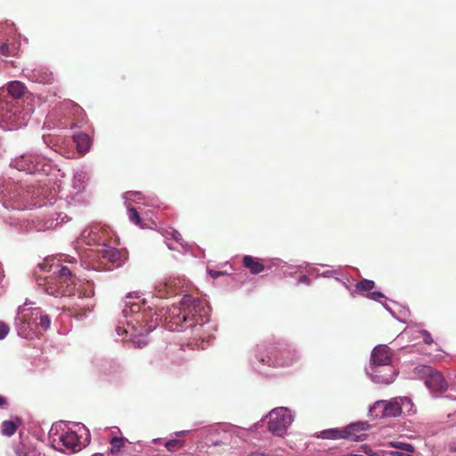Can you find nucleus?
<instances>
[{
  "instance_id": "nucleus-1",
  "label": "nucleus",
  "mask_w": 456,
  "mask_h": 456,
  "mask_svg": "<svg viewBox=\"0 0 456 456\" xmlns=\"http://www.w3.org/2000/svg\"><path fill=\"white\" fill-rule=\"evenodd\" d=\"M391 353L387 346H378L371 353V375L378 383L390 384L396 372L391 365Z\"/></svg>"
},
{
  "instance_id": "nucleus-2",
  "label": "nucleus",
  "mask_w": 456,
  "mask_h": 456,
  "mask_svg": "<svg viewBox=\"0 0 456 456\" xmlns=\"http://www.w3.org/2000/svg\"><path fill=\"white\" fill-rule=\"evenodd\" d=\"M413 374L424 380L426 387L431 393L441 395L448 389V382L438 370L429 365H418L413 370Z\"/></svg>"
},
{
  "instance_id": "nucleus-3",
  "label": "nucleus",
  "mask_w": 456,
  "mask_h": 456,
  "mask_svg": "<svg viewBox=\"0 0 456 456\" xmlns=\"http://www.w3.org/2000/svg\"><path fill=\"white\" fill-rule=\"evenodd\" d=\"M367 422L352 423L342 429L331 428L321 432L320 436L323 439H347L360 442L365 440L367 435L364 433L369 428Z\"/></svg>"
},
{
  "instance_id": "nucleus-4",
  "label": "nucleus",
  "mask_w": 456,
  "mask_h": 456,
  "mask_svg": "<svg viewBox=\"0 0 456 456\" xmlns=\"http://www.w3.org/2000/svg\"><path fill=\"white\" fill-rule=\"evenodd\" d=\"M268 430L273 435L281 436L291 424L292 415L287 408H276L268 414Z\"/></svg>"
},
{
  "instance_id": "nucleus-5",
  "label": "nucleus",
  "mask_w": 456,
  "mask_h": 456,
  "mask_svg": "<svg viewBox=\"0 0 456 456\" xmlns=\"http://www.w3.org/2000/svg\"><path fill=\"white\" fill-rule=\"evenodd\" d=\"M38 267L43 272L52 273L59 283L70 282L71 285H76L80 281L77 275L73 273L67 266L54 263V259L53 258L45 259L38 265Z\"/></svg>"
},
{
  "instance_id": "nucleus-6",
  "label": "nucleus",
  "mask_w": 456,
  "mask_h": 456,
  "mask_svg": "<svg viewBox=\"0 0 456 456\" xmlns=\"http://www.w3.org/2000/svg\"><path fill=\"white\" fill-rule=\"evenodd\" d=\"M180 304L183 311L190 314L191 323L189 326H194L198 323L199 320L197 319V316L201 317V313L205 310L203 302L198 297H193L191 295H184L182 297Z\"/></svg>"
},
{
  "instance_id": "nucleus-7",
  "label": "nucleus",
  "mask_w": 456,
  "mask_h": 456,
  "mask_svg": "<svg viewBox=\"0 0 456 456\" xmlns=\"http://www.w3.org/2000/svg\"><path fill=\"white\" fill-rule=\"evenodd\" d=\"M99 255L102 260L110 263L114 267L122 265L127 258L126 251L108 246L104 242Z\"/></svg>"
},
{
  "instance_id": "nucleus-8",
  "label": "nucleus",
  "mask_w": 456,
  "mask_h": 456,
  "mask_svg": "<svg viewBox=\"0 0 456 456\" xmlns=\"http://www.w3.org/2000/svg\"><path fill=\"white\" fill-rule=\"evenodd\" d=\"M28 305V302H25L24 305L19 307L18 319L23 325H27L28 329L33 330L34 328H37L38 318L42 311L38 307L26 308Z\"/></svg>"
},
{
  "instance_id": "nucleus-9",
  "label": "nucleus",
  "mask_w": 456,
  "mask_h": 456,
  "mask_svg": "<svg viewBox=\"0 0 456 456\" xmlns=\"http://www.w3.org/2000/svg\"><path fill=\"white\" fill-rule=\"evenodd\" d=\"M24 72L26 77L35 83L50 85L54 81L53 72L46 68L39 67L33 69H27Z\"/></svg>"
},
{
  "instance_id": "nucleus-10",
  "label": "nucleus",
  "mask_w": 456,
  "mask_h": 456,
  "mask_svg": "<svg viewBox=\"0 0 456 456\" xmlns=\"http://www.w3.org/2000/svg\"><path fill=\"white\" fill-rule=\"evenodd\" d=\"M269 261L246 255L242 257V266L251 274L256 275L270 269Z\"/></svg>"
},
{
  "instance_id": "nucleus-11",
  "label": "nucleus",
  "mask_w": 456,
  "mask_h": 456,
  "mask_svg": "<svg viewBox=\"0 0 456 456\" xmlns=\"http://www.w3.org/2000/svg\"><path fill=\"white\" fill-rule=\"evenodd\" d=\"M59 444L64 446L71 452L81 449V443L77 434L74 431H68L62 434L59 438Z\"/></svg>"
},
{
  "instance_id": "nucleus-12",
  "label": "nucleus",
  "mask_w": 456,
  "mask_h": 456,
  "mask_svg": "<svg viewBox=\"0 0 456 456\" xmlns=\"http://www.w3.org/2000/svg\"><path fill=\"white\" fill-rule=\"evenodd\" d=\"M191 323L190 314L183 309H179L177 314H173L168 322V328L172 330H181L183 324Z\"/></svg>"
},
{
  "instance_id": "nucleus-13",
  "label": "nucleus",
  "mask_w": 456,
  "mask_h": 456,
  "mask_svg": "<svg viewBox=\"0 0 456 456\" xmlns=\"http://www.w3.org/2000/svg\"><path fill=\"white\" fill-rule=\"evenodd\" d=\"M45 292L55 297H69L76 295V287H45Z\"/></svg>"
},
{
  "instance_id": "nucleus-14",
  "label": "nucleus",
  "mask_w": 456,
  "mask_h": 456,
  "mask_svg": "<svg viewBox=\"0 0 456 456\" xmlns=\"http://www.w3.org/2000/svg\"><path fill=\"white\" fill-rule=\"evenodd\" d=\"M383 412L385 418H395L402 413V406L395 399L384 401Z\"/></svg>"
},
{
  "instance_id": "nucleus-15",
  "label": "nucleus",
  "mask_w": 456,
  "mask_h": 456,
  "mask_svg": "<svg viewBox=\"0 0 456 456\" xmlns=\"http://www.w3.org/2000/svg\"><path fill=\"white\" fill-rule=\"evenodd\" d=\"M21 424L22 421L18 417L12 420H4L1 425V433L5 436H12Z\"/></svg>"
},
{
  "instance_id": "nucleus-16",
  "label": "nucleus",
  "mask_w": 456,
  "mask_h": 456,
  "mask_svg": "<svg viewBox=\"0 0 456 456\" xmlns=\"http://www.w3.org/2000/svg\"><path fill=\"white\" fill-rule=\"evenodd\" d=\"M74 142H76L77 151L81 153L86 152L91 146V139L90 137L84 133L77 134L73 137Z\"/></svg>"
},
{
  "instance_id": "nucleus-17",
  "label": "nucleus",
  "mask_w": 456,
  "mask_h": 456,
  "mask_svg": "<svg viewBox=\"0 0 456 456\" xmlns=\"http://www.w3.org/2000/svg\"><path fill=\"white\" fill-rule=\"evenodd\" d=\"M372 289H374V287H356V291L362 297L380 301V299L384 297V295L379 291H372Z\"/></svg>"
},
{
  "instance_id": "nucleus-18",
  "label": "nucleus",
  "mask_w": 456,
  "mask_h": 456,
  "mask_svg": "<svg viewBox=\"0 0 456 456\" xmlns=\"http://www.w3.org/2000/svg\"><path fill=\"white\" fill-rule=\"evenodd\" d=\"M384 401H377L369 410L370 415L374 418H385L383 412Z\"/></svg>"
},
{
  "instance_id": "nucleus-19",
  "label": "nucleus",
  "mask_w": 456,
  "mask_h": 456,
  "mask_svg": "<svg viewBox=\"0 0 456 456\" xmlns=\"http://www.w3.org/2000/svg\"><path fill=\"white\" fill-rule=\"evenodd\" d=\"M126 442V439L124 437H118L115 436L110 440V452L111 454H117L118 453L121 449L124 447L125 444Z\"/></svg>"
},
{
  "instance_id": "nucleus-20",
  "label": "nucleus",
  "mask_w": 456,
  "mask_h": 456,
  "mask_svg": "<svg viewBox=\"0 0 456 456\" xmlns=\"http://www.w3.org/2000/svg\"><path fill=\"white\" fill-rule=\"evenodd\" d=\"M389 445L393 448L403 451L405 452L413 453L415 452V448L412 444L400 442V441H393L389 443Z\"/></svg>"
},
{
  "instance_id": "nucleus-21",
  "label": "nucleus",
  "mask_w": 456,
  "mask_h": 456,
  "mask_svg": "<svg viewBox=\"0 0 456 456\" xmlns=\"http://www.w3.org/2000/svg\"><path fill=\"white\" fill-rule=\"evenodd\" d=\"M184 445V441L180 439H171L165 444L168 452H176Z\"/></svg>"
},
{
  "instance_id": "nucleus-22",
  "label": "nucleus",
  "mask_w": 456,
  "mask_h": 456,
  "mask_svg": "<svg viewBox=\"0 0 456 456\" xmlns=\"http://www.w3.org/2000/svg\"><path fill=\"white\" fill-rule=\"evenodd\" d=\"M128 216H129L130 221L133 222L134 224H136L140 227H143L140 215L134 208H130L128 209Z\"/></svg>"
},
{
  "instance_id": "nucleus-23",
  "label": "nucleus",
  "mask_w": 456,
  "mask_h": 456,
  "mask_svg": "<svg viewBox=\"0 0 456 456\" xmlns=\"http://www.w3.org/2000/svg\"><path fill=\"white\" fill-rule=\"evenodd\" d=\"M51 325V319L49 315L45 314L43 312L41 313L38 322H37V327H41L44 330H46L49 329Z\"/></svg>"
},
{
  "instance_id": "nucleus-24",
  "label": "nucleus",
  "mask_w": 456,
  "mask_h": 456,
  "mask_svg": "<svg viewBox=\"0 0 456 456\" xmlns=\"http://www.w3.org/2000/svg\"><path fill=\"white\" fill-rule=\"evenodd\" d=\"M289 354V352H287V351L281 352V358L275 357L273 364L274 366H281V367L289 365L291 363V361L283 359V354Z\"/></svg>"
},
{
  "instance_id": "nucleus-25",
  "label": "nucleus",
  "mask_w": 456,
  "mask_h": 456,
  "mask_svg": "<svg viewBox=\"0 0 456 456\" xmlns=\"http://www.w3.org/2000/svg\"><path fill=\"white\" fill-rule=\"evenodd\" d=\"M9 327L6 323L0 322V339L4 338L9 333Z\"/></svg>"
},
{
  "instance_id": "nucleus-26",
  "label": "nucleus",
  "mask_w": 456,
  "mask_h": 456,
  "mask_svg": "<svg viewBox=\"0 0 456 456\" xmlns=\"http://www.w3.org/2000/svg\"><path fill=\"white\" fill-rule=\"evenodd\" d=\"M420 333L422 335V338H423V341L425 344L430 345L433 343V338L431 337V334L428 331L421 330Z\"/></svg>"
},
{
  "instance_id": "nucleus-27",
  "label": "nucleus",
  "mask_w": 456,
  "mask_h": 456,
  "mask_svg": "<svg viewBox=\"0 0 456 456\" xmlns=\"http://www.w3.org/2000/svg\"><path fill=\"white\" fill-rule=\"evenodd\" d=\"M0 53L4 56H10L11 51L8 44L4 43L0 45Z\"/></svg>"
},
{
  "instance_id": "nucleus-28",
  "label": "nucleus",
  "mask_w": 456,
  "mask_h": 456,
  "mask_svg": "<svg viewBox=\"0 0 456 456\" xmlns=\"http://www.w3.org/2000/svg\"><path fill=\"white\" fill-rule=\"evenodd\" d=\"M208 273L214 279L217 278L218 276H226L227 275L226 272H219V271H214V270H209Z\"/></svg>"
},
{
  "instance_id": "nucleus-29",
  "label": "nucleus",
  "mask_w": 456,
  "mask_h": 456,
  "mask_svg": "<svg viewBox=\"0 0 456 456\" xmlns=\"http://www.w3.org/2000/svg\"><path fill=\"white\" fill-rule=\"evenodd\" d=\"M248 456H271L270 454H267L264 452L256 451L250 452Z\"/></svg>"
},
{
  "instance_id": "nucleus-30",
  "label": "nucleus",
  "mask_w": 456,
  "mask_h": 456,
  "mask_svg": "<svg viewBox=\"0 0 456 456\" xmlns=\"http://www.w3.org/2000/svg\"><path fill=\"white\" fill-rule=\"evenodd\" d=\"M356 285H370V286H373L375 284H374V282L372 281L363 280V281H361L357 282Z\"/></svg>"
},
{
  "instance_id": "nucleus-31",
  "label": "nucleus",
  "mask_w": 456,
  "mask_h": 456,
  "mask_svg": "<svg viewBox=\"0 0 456 456\" xmlns=\"http://www.w3.org/2000/svg\"><path fill=\"white\" fill-rule=\"evenodd\" d=\"M7 405V399L0 395V408H4Z\"/></svg>"
},
{
  "instance_id": "nucleus-32",
  "label": "nucleus",
  "mask_w": 456,
  "mask_h": 456,
  "mask_svg": "<svg viewBox=\"0 0 456 456\" xmlns=\"http://www.w3.org/2000/svg\"><path fill=\"white\" fill-rule=\"evenodd\" d=\"M191 431L190 430H183V431H177L175 433V436H184L188 435Z\"/></svg>"
},
{
  "instance_id": "nucleus-33",
  "label": "nucleus",
  "mask_w": 456,
  "mask_h": 456,
  "mask_svg": "<svg viewBox=\"0 0 456 456\" xmlns=\"http://www.w3.org/2000/svg\"><path fill=\"white\" fill-rule=\"evenodd\" d=\"M299 281L300 282H306L307 281V277L305 275H301L300 278H299Z\"/></svg>"
},
{
  "instance_id": "nucleus-34",
  "label": "nucleus",
  "mask_w": 456,
  "mask_h": 456,
  "mask_svg": "<svg viewBox=\"0 0 456 456\" xmlns=\"http://www.w3.org/2000/svg\"><path fill=\"white\" fill-rule=\"evenodd\" d=\"M74 109L77 112H82L83 110L77 104H74Z\"/></svg>"
},
{
  "instance_id": "nucleus-35",
  "label": "nucleus",
  "mask_w": 456,
  "mask_h": 456,
  "mask_svg": "<svg viewBox=\"0 0 456 456\" xmlns=\"http://www.w3.org/2000/svg\"><path fill=\"white\" fill-rule=\"evenodd\" d=\"M77 293L78 294V297H81V291L77 290Z\"/></svg>"
},
{
  "instance_id": "nucleus-36",
  "label": "nucleus",
  "mask_w": 456,
  "mask_h": 456,
  "mask_svg": "<svg viewBox=\"0 0 456 456\" xmlns=\"http://www.w3.org/2000/svg\"><path fill=\"white\" fill-rule=\"evenodd\" d=\"M28 328L27 325H24V329L26 330ZM20 330H23V327H20Z\"/></svg>"
}]
</instances>
